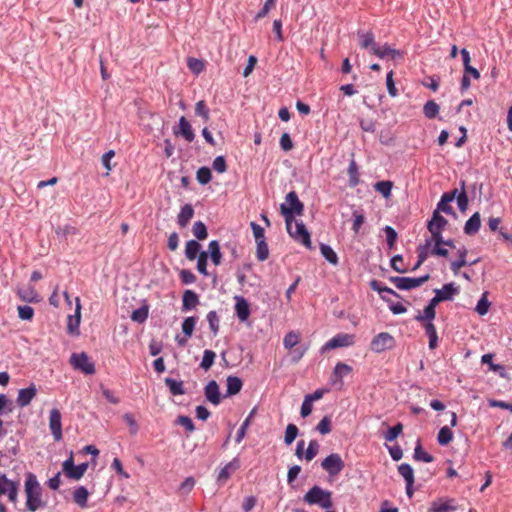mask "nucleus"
Instances as JSON below:
<instances>
[{
    "label": "nucleus",
    "mask_w": 512,
    "mask_h": 512,
    "mask_svg": "<svg viewBox=\"0 0 512 512\" xmlns=\"http://www.w3.org/2000/svg\"><path fill=\"white\" fill-rule=\"evenodd\" d=\"M393 188V182L389 180L378 181L374 185V189L379 192L383 197L389 198Z\"/></svg>",
    "instance_id": "nucleus-40"
},
{
    "label": "nucleus",
    "mask_w": 512,
    "mask_h": 512,
    "mask_svg": "<svg viewBox=\"0 0 512 512\" xmlns=\"http://www.w3.org/2000/svg\"><path fill=\"white\" fill-rule=\"evenodd\" d=\"M467 253H468V251L465 246H462L461 248L458 249L457 261H453L451 263V270L454 272V274H458L460 268H462L468 264L466 261Z\"/></svg>",
    "instance_id": "nucleus-26"
},
{
    "label": "nucleus",
    "mask_w": 512,
    "mask_h": 512,
    "mask_svg": "<svg viewBox=\"0 0 512 512\" xmlns=\"http://www.w3.org/2000/svg\"><path fill=\"white\" fill-rule=\"evenodd\" d=\"M355 343V336L353 334L340 333L331 338L328 342H326L321 348L322 352L341 348V347H349Z\"/></svg>",
    "instance_id": "nucleus-9"
},
{
    "label": "nucleus",
    "mask_w": 512,
    "mask_h": 512,
    "mask_svg": "<svg viewBox=\"0 0 512 512\" xmlns=\"http://www.w3.org/2000/svg\"><path fill=\"white\" fill-rule=\"evenodd\" d=\"M206 399L213 405H218L221 401L219 386L215 380H211L204 388Z\"/></svg>",
    "instance_id": "nucleus-16"
},
{
    "label": "nucleus",
    "mask_w": 512,
    "mask_h": 512,
    "mask_svg": "<svg viewBox=\"0 0 512 512\" xmlns=\"http://www.w3.org/2000/svg\"><path fill=\"white\" fill-rule=\"evenodd\" d=\"M320 251L322 256L331 264L336 265L338 263V256L335 251L327 244H320Z\"/></svg>",
    "instance_id": "nucleus-41"
},
{
    "label": "nucleus",
    "mask_w": 512,
    "mask_h": 512,
    "mask_svg": "<svg viewBox=\"0 0 512 512\" xmlns=\"http://www.w3.org/2000/svg\"><path fill=\"white\" fill-rule=\"evenodd\" d=\"M193 235L198 240H204L208 236V231L206 225L202 221H197L194 223L192 227Z\"/></svg>",
    "instance_id": "nucleus-47"
},
{
    "label": "nucleus",
    "mask_w": 512,
    "mask_h": 512,
    "mask_svg": "<svg viewBox=\"0 0 512 512\" xmlns=\"http://www.w3.org/2000/svg\"><path fill=\"white\" fill-rule=\"evenodd\" d=\"M194 216V208L191 204H185L182 206L178 216H177V223L181 228H185L190 220Z\"/></svg>",
    "instance_id": "nucleus-18"
},
{
    "label": "nucleus",
    "mask_w": 512,
    "mask_h": 512,
    "mask_svg": "<svg viewBox=\"0 0 512 512\" xmlns=\"http://www.w3.org/2000/svg\"><path fill=\"white\" fill-rule=\"evenodd\" d=\"M460 188L461 192L457 193L456 199H457V205L461 212H465L468 208L469 199L465 190V181H460Z\"/></svg>",
    "instance_id": "nucleus-35"
},
{
    "label": "nucleus",
    "mask_w": 512,
    "mask_h": 512,
    "mask_svg": "<svg viewBox=\"0 0 512 512\" xmlns=\"http://www.w3.org/2000/svg\"><path fill=\"white\" fill-rule=\"evenodd\" d=\"M414 459L417 461H423L426 463H430L434 460L433 456L427 452H425L422 448L420 440L417 441L415 450H414Z\"/></svg>",
    "instance_id": "nucleus-42"
},
{
    "label": "nucleus",
    "mask_w": 512,
    "mask_h": 512,
    "mask_svg": "<svg viewBox=\"0 0 512 512\" xmlns=\"http://www.w3.org/2000/svg\"><path fill=\"white\" fill-rule=\"evenodd\" d=\"M305 503L309 505H318L323 509H330L333 506L332 492L324 490L318 485H314L303 496Z\"/></svg>",
    "instance_id": "nucleus-2"
},
{
    "label": "nucleus",
    "mask_w": 512,
    "mask_h": 512,
    "mask_svg": "<svg viewBox=\"0 0 512 512\" xmlns=\"http://www.w3.org/2000/svg\"><path fill=\"white\" fill-rule=\"evenodd\" d=\"M370 287L374 291H377L381 295L382 298H385L386 294L398 297V294L394 290H392L391 288H389L387 286H384L380 281L372 280L370 282Z\"/></svg>",
    "instance_id": "nucleus-38"
},
{
    "label": "nucleus",
    "mask_w": 512,
    "mask_h": 512,
    "mask_svg": "<svg viewBox=\"0 0 512 512\" xmlns=\"http://www.w3.org/2000/svg\"><path fill=\"white\" fill-rule=\"evenodd\" d=\"M256 256L259 261H265L269 256V249L265 239L257 240Z\"/></svg>",
    "instance_id": "nucleus-48"
},
{
    "label": "nucleus",
    "mask_w": 512,
    "mask_h": 512,
    "mask_svg": "<svg viewBox=\"0 0 512 512\" xmlns=\"http://www.w3.org/2000/svg\"><path fill=\"white\" fill-rule=\"evenodd\" d=\"M69 363L76 370L84 375H93L95 373V364L85 352L72 353Z\"/></svg>",
    "instance_id": "nucleus-5"
},
{
    "label": "nucleus",
    "mask_w": 512,
    "mask_h": 512,
    "mask_svg": "<svg viewBox=\"0 0 512 512\" xmlns=\"http://www.w3.org/2000/svg\"><path fill=\"white\" fill-rule=\"evenodd\" d=\"M448 224L447 219H445L438 210H435L432 215V219L427 224V229H437L443 230L444 227Z\"/></svg>",
    "instance_id": "nucleus-30"
},
{
    "label": "nucleus",
    "mask_w": 512,
    "mask_h": 512,
    "mask_svg": "<svg viewBox=\"0 0 512 512\" xmlns=\"http://www.w3.org/2000/svg\"><path fill=\"white\" fill-rule=\"evenodd\" d=\"M72 309L73 303L69 299L68 294L66 293V313H68L66 320H81V304L79 297L75 298L74 312L70 313L69 311H71Z\"/></svg>",
    "instance_id": "nucleus-17"
},
{
    "label": "nucleus",
    "mask_w": 512,
    "mask_h": 512,
    "mask_svg": "<svg viewBox=\"0 0 512 512\" xmlns=\"http://www.w3.org/2000/svg\"><path fill=\"white\" fill-rule=\"evenodd\" d=\"M123 419L127 423V425L129 426L130 433L132 435L137 434V432L139 430V427H138V424H137L136 420L134 419V416L131 413H125L124 416H123Z\"/></svg>",
    "instance_id": "nucleus-62"
},
{
    "label": "nucleus",
    "mask_w": 512,
    "mask_h": 512,
    "mask_svg": "<svg viewBox=\"0 0 512 512\" xmlns=\"http://www.w3.org/2000/svg\"><path fill=\"white\" fill-rule=\"evenodd\" d=\"M321 467L330 476H336L344 469L345 464L338 453H332L323 459Z\"/></svg>",
    "instance_id": "nucleus-8"
},
{
    "label": "nucleus",
    "mask_w": 512,
    "mask_h": 512,
    "mask_svg": "<svg viewBox=\"0 0 512 512\" xmlns=\"http://www.w3.org/2000/svg\"><path fill=\"white\" fill-rule=\"evenodd\" d=\"M164 382L173 396L184 395L186 393L182 381H177L172 378H165Z\"/></svg>",
    "instance_id": "nucleus-31"
},
{
    "label": "nucleus",
    "mask_w": 512,
    "mask_h": 512,
    "mask_svg": "<svg viewBox=\"0 0 512 512\" xmlns=\"http://www.w3.org/2000/svg\"><path fill=\"white\" fill-rule=\"evenodd\" d=\"M460 291V287L456 286L455 283H447L443 285L441 289H436L437 293L443 301L451 300L454 295H457Z\"/></svg>",
    "instance_id": "nucleus-21"
},
{
    "label": "nucleus",
    "mask_w": 512,
    "mask_h": 512,
    "mask_svg": "<svg viewBox=\"0 0 512 512\" xmlns=\"http://www.w3.org/2000/svg\"><path fill=\"white\" fill-rule=\"evenodd\" d=\"M403 425L401 423H397L393 427L389 428V430L385 433V440L392 442L394 441L402 432Z\"/></svg>",
    "instance_id": "nucleus-55"
},
{
    "label": "nucleus",
    "mask_w": 512,
    "mask_h": 512,
    "mask_svg": "<svg viewBox=\"0 0 512 512\" xmlns=\"http://www.w3.org/2000/svg\"><path fill=\"white\" fill-rule=\"evenodd\" d=\"M289 226H286L288 234L297 242L303 244L306 248L311 249V237L305 224L302 221L290 222Z\"/></svg>",
    "instance_id": "nucleus-4"
},
{
    "label": "nucleus",
    "mask_w": 512,
    "mask_h": 512,
    "mask_svg": "<svg viewBox=\"0 0 512 512\" xmlns=\"http://www.w3.org/2000/svg\"><path fill=\"white\" fill-rule=\"evenodd\" d=\"M489 307H490V302L487 298V293H483L481 298L479 299L476 307H475V311L480 315V316H484L488 310H489Z\"/></svg>",
    "instance_id": "nucleus-51"
},
{
    "label": "nucleus",
    "mask_w": 512,
    "mask_h": 512,
    "mask_svg": "<svg viewBox=\"0 0 512 512\" xmlns=\"http://www.w3.org/2000/svg\"><path fill=\"white\" fill-rule=\"evenodd\" d=\"M352 372V367L346 363L338 362L333 370L332 377H331V383L333 385L339 384L340 386L343 385V377L350 374Z\"/></svg>",
    "instance_id": "nucleus-13"
},
{
    "label": "nucleus",
    "mask_w": 512,
    "mask_h": 512,
    "mask_svg": "<svg viewBox=\"0 0 512 512\" xmlns=\"http://www.w3.org/2000/svg\"><path fill=\"white\" fill-rule=\"evenodd\" d=\"M354 221L352 225V230L355 234H357L365 221V217L362 213H359L357 210L353 212Z\"/></svg>",
    "instance_id": "nucleus-64"
},
{
    "label": "nucleus",
    "mask_w": 512,
    "mask_h": 512,
    "mask_svg": "<svg viewBox=\"0 0 512 512\" xmlns=\"http://www.w3.org/2000/svg\"><path fill=\"white\" fill-rule=\"evenodd\" d=\"M243 386L242 380L237 376L227 377V391L225 396H232L238 394Z\"/></svg>",
    "instance_id": "nucleus-24"
},
{
    "label": "nucleus",
    "mask_w": 512,
    "mask_h": 512,
    "mask_svg": "<svg viewBox=\"0 0 512 512\" xmlns=\"http://www.w3.org/2000/svg\"><path fill=\"white\" fill-rule=\"evenodd\" d=\"M18 294L21 299L27 302H38L40 300L38 293L30 285L19 288Z\"/></svg>",
    "instance_id": "nucleus-28"
},
{
    "label": "nucleus",
    "mask_w": 512,
    "mask_h": 512,
    "mask_svg": "<svg viewBox=\"0 0 512 512\" xmlns=\"http://www.w3.org/2000/svg\"><path fill=\"white\" fill-rule=\"evenodd\" d=\"M430 279V275L426 274L421 277L412 278V277H399V276H391L389 277V281L395 285L396 288L400 290H411L417 287H420L424 283H426Z\"/></svg>",
    "instance_id": "nucleus-6"
},
{
    "label": "nucleus",
    "mask_w": 512,
    "mask_h": 512,
    "mask_svg": "<svg viewBox=\"0 0 512 512\" xmlns=\"http://www.w3.org/2000/svg\"><path fill=\"white\" fill-rule=\"evenodd\" d=\"M195 115L201 117L204 122L210 119V111L204 100H200L195 105Z\"/></svg>",
    "instance_id": "nucleus-46"
},
{
    "label": "nucleus",
    "mask_w": 512,
    "mask_h": 512,
    "mask_svg": "<svg viewBox=\"0 0 512 512\" xmlns=\"http://www.w3.org/2000/svg\"><path fill=\"white\" fill-rule=\"evenodd\" d=\"M207 259H208V253L205 251L200 252V254L198 256V261H197V270L199 271V273H201L202 275H205V276L208 275Z\"/></svg>",
    "instance_id": "nucleus-57"
},
{
    "label": "nucleus",
    "mask_w": 512,
    "mask_h": 512,
    "mask_svg": "<svg viewBox=\"0 0 512 512\" xmlns=\"http://www.w3.org/2000/svg\"><path fill=\"white\" fill-rule=\"evenodd\" d=\"M208 251L212 262L217 266L221 264L222 254L220 251L219 242L212 240L208 245Z\"/></svg>",
    "instance_id": "nucleus-33"
},
{
    "label": "nucleus",
    "mask_w": 512,
    "mask_h": 512,
    "mask_svg": "<svg viewBox=\"0 0 512 512\" xmlns=\"http://www.w3.org/2000/svg\"><path fill=\"white\" fill-rule=\"evenodd\" d=\"M182 303L184 311L191 310L199 303L198 295L192 290H186L183 294Z\"/></svg>",
    "instance_id": "nucleus-25"
},
{
    "label": "nucleus",
    "mask_w": 512,
    "mask_h": 512,
    "mask_svg": "<svg viewBox=\"0 0 512 512\" xmlns=\"http://www.w3.org/2000/svg\"><path fill=\"white\" fill-rule=\"evenodd\" d=\"M173 131L176 136L181 135L187 142H192L195 139L192 126L184 116L180 117L178 128H174Z\"/></svg>",
    "instance_id": "nucleus-12"
},
{
    "label": "nucleus",
    "mask_w": 512,
    "mask_h": 512,
    "mask_svg": "<svg viewBox=\"0 0 512 512\" xmlns=\"http://www.w3.org/2000/svg\"><path fill=\"white\" fill-rule=\"evenodd\" d=\"M386 234L387 245L390 249L394 248L396 240H397V232L391 226H385L383 229Z\"/></svg>",
    "instance_id": "nucleus-59"
},
{
    "label": "nucleus",
    "mask_w": 512,
    "mask_h": 512,
    "mask_svg": "<svg viewBox=\"0 0 512 512\" xmlns=\"http://www.w3.org/2000/svg\"><path fill=\"white\" fill-rule=\"evenodd\" d=\"M440 110L439 105L434 100L427 101L423 106V113L426 118L434 119Z\"/></svg>",
    "instance_id": "nucleus-39"
},
{
    "label": "nucleus",
    "mask_w": 512,
    "mask_h": 512,
    "mask_svg": "<svg viewBox=\"0 0 512 512\" xmlns=\"http://www.w3.org/2000/svg\"><path fill=\"white\" fill-rule=\"evenodd\" d=\"M453 439V432L447 426L442 427L437 436V441L441 446L448 445Z\"/></svg>",
    "instance_id": "nucleus-44"
},
{
    "label": "nucleus",
    "mask_w": 512,
    "mask_h": 512,
    "mask_svg": "<svg viewBox=\"0 0 512 512\" xmlns=\"http://www.w3.org/2000/svg\"><path fill=\"white\" fill-rule=\"evenodd\" d=\"M319 451V444L316 440H311L307 449L305 450V459L307 461L313 460Z\"/></svg>",
    "instance_id": "nucleus-56"
},
{
    "label": "nucleus",
    "mask_w": 512,
    "mask_h": 512,
    "mask_svg": "<svg viewBox=\"0 0 512 512\" xmlns=\"http://www.w3.org/2000/svg\"><path fill=\"white\" fill-rule=\"evenodd\" d=\"M481 227V216L479 212H475L465 223L464 233L467 235H475Z\"/></svg>",
    "instance_id": "nucleus-19"
},
{
    "label": "nucleus",
    "mask_w": 512,
    "mask_h": 512,
    "mask_svg": "<svg viewBox=\"0 0 512 512\" xmlns=\"http://www.w3.org/2000/svg\"><path fill=\"white\" fill-rule=\"evenodd\" d=\"M316 430L321 434V435H326V434H329L331 431H332V421H331V417L326 415L324 416L321 421L317 424L316 426Z\"/></svg>",
    "instance_id": "nucleus-49"
},
{
    "label": "nucleus",
    "mask_w": 512,
    "mask_h": 512,
    "mask_svg": "<svg viewBox=\"0 0 512 512\" xmlns=\"http://www.w3.org/2000/svg\"><path fill=\"white\" fill-rule=\"evenodd\" d=\"M88 496L89 492L84 486L77 487L73 492V500L81 508H85L87 506Z\"/></svg>",
    "instance_id": "nucleus-27"
},
{
    "label": "nucleus",
    "mask_w": 512,
    "mask_h": 512,
    "mask_svg": "<svg viewBox=\"0 0 512 512\" xmlns=\"http://www.w3.org/2000/svg\"><path fill=\"white\" fill-rule=\"evenodd\" d=\"M215 357H216V354L214 351L208 350V349L205 350L203 353L202 361L200 363V367L206 371L209 370L214 363Z\"/></svg>",
    "instance_id": "nucleus-50"
},
{
    "label": "nucleus",
    "mask_w": 512,
    "mask_h": 512,
    "mask_svg": "<svg viewBox=\"0 0 512 512\" xmlns=\"http://www.w3.org/2000/svg\"><path fill=\"white\" fill-rule=\"evenodd\" d=\"M399 474L404 478L405 482L414 484V472L412 467L407 463H402L398 466Z\"/></svg>",
    "instance_id": "nucleus-43"
},
{
    "label": "nucleus",
    "mask_w": 512,
    "mask_h": 512,
    "mask_svg": "<svg viewBox=\"0 0 512 512\" xmlns=\"http://www.w3.org/2000/svg\"><path fill=\"white\" fill-rule=\"evenodd\" d=\"M131 320H146L149 313V305L143 303L140 307L128 311Z\"/></svg>",
    "instance_id": "nucleus-36"
},
{
    "label": "nucleus",
    "mask_w": 512,
    "mask_h": 512,
    "mask_svg": "<svg viewBox=\"0 0 512 512\" xmlns=\"http://www.w3.org/2000/svg\"><path fill=\"white\" fill-rule=\"evenodd\" d=\"M347 172L349 175V186L352 188L356 187L359 184V173L357 164L354 159L350 161Z\"/></svg>",
    "instance_id": "nucleus-37"
},
{
    "label": "nucleus",
    "mask_w": 512,
    "mask_h": 512,
    "mask_svg": "<svg viewBox=\"0 0 512 512\" xmlns=\"http://www.w3.org/2000/svg\"><path fill=\"white\" fill-rule=\"evenodd\" d=\"M424 330L429 338V348L435 349L438 346V335L433 322H424Z\"/></svg>",
    "instance_id": "nucleus-29"
},
{
    "label": "nucleus",
    "mask_w": 512,
    "mask_h": 512,
    "mask_svg": "<svg viewBox=\"0 0 512 512\" xmlns=\"http://www.w3.org/2000/svg\"><path fill=\"white\" fill-rule=\"evenodd\" d=\"M62 415L60 410L52 409L49 418V427L56 441L62 438Z\"/></svg>",
    "instance_id": "nucleus-11"
},
{
    "label": "nucleus",
    "mask_w": 512,
    "mask_h": 512,
    "mask_svg": "<svg viewBox=\"0 0 512 512\" xmlns=\"http://www.w3.org/2000/svg\"><path fill=\"white\" fill-rule=\"evenodd\" d=\"M280 212L285 219L286 226L294 222V216H301L304 212V204L299 200L295 191H290L285 197V203L280 205Z\"/></svg>",
    "instance_id": "nucleus-1"
},
{
    "label": "nucleus",
    "mask_w": 512,
    "mask_h": 512,
    "mask_svg": "<svg viewBox=\"0 0 512 512\" xmlns=\"http://www.w3.org/2000/svg\"><path fill=\"white\" fill-rule=\"evenodd\" d=\"M201 245L196 240H189L186 243L185 247V256L187 259L193 261L196 259L198 253L200 252Z\"/></svg>",
    "instance_id": "nucleus-34"
},
{
    "label": "nucleus",
    "mask_w": 512,
    "mask_h": 512,
    "mask_svg": "<svg viewBox=\"0 0 512 512\" xmlns=\"http://www.w3.org/2000/svg\"><path fill=\"white\" fill-rule=\"evenodd\" d=\"M372 53L379 58H385L387 56H390L392 59L402 58V53L399 50L391 48L388 44L383 46L377 45Z\"/></svg>",
    "instance_id": "nucleus-22"
},
{
    "label": "nucleus",
    "mask_w": 512,
    "mask_h": 512,
    "mask_svg": "<svg viewBox=\"0 0 512 512\" xmlns=\"http://www.w3.org/2000/svg\"><path fill=\"white\" fill-rule=\"evenodd\" d=\"M358 38L360 40L359 44L362 49H370L371 52L374 51L377 43L374 39V34L372 32H363L361 30L357 33Z\"/></svg>",
    "instance_id": "nucleus-23"
},
{
    "label": "nucleus",
    "mask_w": 512,
    "mask_h": 512,
    "mask_svg": "<svg viewBox=\"0 0 512 512\" xmlns=\"http://www.w3.org/2000/svg\"><path fill=\"white\" fill-rule=\"evenodd\" d=\"M403 257L400 254L394 255L390 260L391 268L398 273H406L407 268L403 265Z\"/></svg>",
    "instance_id": "nucleus-53"
},
{
    "label": "nucleus",
    "mask_w": 512,
    "mask_h": 512,
    "mask_svg": "<svg viewBox=\"0 0 512 512\" xmlns=\"http://www.w3.org/2000/svg\"><path fill=\"white\" fill-rule=\"evenodd\" d=\"M187 66L188 68L195 74H199L204 69V64L201 60L196 59L194 57H189L187 59Z\"/></svg>",
    "instance_id": "nucleus-58"
},
{
    "label": "nucleus",
    "mask_w": 512,
    "mask_h": 512,
    "mask_svg": "<svg viewBox=\"0 0 512 512\" xmlns=\"http://www.w3.org/2000/svg\"><path fill=\"white\" fill-rule=\"evenodd\" d=\"M27 496L26 505L30 511H36L42 504L39 492V484L33 474H29L25 481Z\"/></svg>",
    "instance_id": "nucleus-3"
},
{
    "label": "nucleus",
    "mask_w": 512,
    "mask_h": 512,
    "mask_svg": "<svg viewBox=\"0 0 512 512\" xmlns=\"http://www.w3.org/2000/svg\"><path fill=\"white\" fill-rule=\"evenodd\" d=\"M235 311L239 320H247L250 315V306L244 297H236Z\"/></svg>",
    "instance_id": "nucleus-20"
},
{
    "label": "nucleus",
    "mask_w": 512,
    "mask_h": 512,
    "mask_svg": "<svg viewBox=\"0 0 512 512\" xmlns=\"http://www.w3.org/2000/svg\"><path fill=\"white\" fill-rule=\"evenodd\" d=\"M36 394L37 389L34 384H31L28 388L20 389L16 400L18 406L22 408L28 406Z\"/></svg>",
    "instance_id": "nucleus-14"
},
{
    "label": "nucleus",
    "mask_w": 512,
    "mask_h": 512,
    "mask_svg": "<svg viewBox=\"0 0 512 512\" xmlns=\"http://www.w3.org/2000/svg\"><path fill=\"white\" fill-rule=\"evenodd\" d=\"M298 432L299 430L296 425L288 424L284 435L285 444L290 445L296 439Z\"/></svg>",
    "instance_id": "nucleus-52"
},
{
    "label": "nucleus",
    "mask_w": 512,
    "mask_h": 512,
    "mask_svg": "<svg viewBox=\"0 0 512 512\" xmlns=\"http://www.w3.org/2000/svg\"><path fill=\"white\" fill-rule=\"evenodd\" d=\"M176 423L183 426L190 433L195 430L194 423L189 416L180 415Z\"/></svg>",
    "instance_id": "nucleus-60"
},
{
    "label": "nucleus",
    "mask_w": 512,
    "mask_h": 512,
    "mask_svg": "<svg viewBox=\"0 0 512 512\" xmlns=\"http://www.w3.org/2000/svg\"><path fill=\"white\" fill-rule=\"evenodd\" d=\"M18 315L22 320H30L34 315V310L28 305L19 306Z\"/></svg>",
    "instance_id": "nucleus-63"
},
{
    "label": "nucleus",
    "mask_w": 512,
    "mask_h": 512,
    "mask_svg": "<svg viewBox=\"0 0 512 512\" xmlns=\"http://www.w3.org/2000/svg\"><path fill=\"white\" fill-rule=\"evenodd\" d=\"M395 346V338L387 332H381L377 334L373 337L370 343V349L375 353H382L387 350H392Z\"/></svg>",
    "instance_id": "nucleus-7"
},
{
    "label": "nucleus",
    "mask_w": 512,
    "mask_h": 512,
    "mask_svg": "<svg viewBox=\"0 0 512 512\" xmlns=\"http://www.w3.org/2000/svg\"><path fill=\"white\" fill-rule=\"evenodd\" d=\"M196 179L201 185L208 184L212 179L210 168L206 166L200 167L196 172Z\"/></svg>",
    "instance_id": "nucleus-45"
},
{
    "label": "nucleus",
    "mask_w": 512,
    "mask_h": 512,
    "mask_svg": "<svg viewBox=\"0 0 512 512\" xmlns=\"http://www.w3.org/2000/svg\"><path fill=\"white\" fill-rule=\"evenodd\" d=\"M431 246V240H426L424 245H420L417 248L418 252V260L415 265L412 267L411 271H416L427 259L428 257V248Z\"/></svg>",
    "instance_id": "nucleus-32"
},
{
    "label": "nucleus",
    "mask_w": 512,
    "mask_h": 512,
    "mask_svg": "<svg viewBox=\"0 0 512 512\" xmlns=\"http://www.w3.org/2000/svg\"><path fill=\"white\" fill-rule=\"evenodd\" d=\"M88 468V463H81L79 465L74 464L73 454L71 453L69 458L66 459V477L79 480Z\"/></svg>",
    "instance_id": "nucleus-10"
},
{
    "label": "nucleus",
    "mask_w": 512,
    "mask_h": 512,
    "mask_svg": "<svg viewBox=\"0 0 512 512\" xmlns=\"http://www.w3.org/2000/svg\"><path fill=\"white\" fill-rule=\"evenodd\" d=\"M213 169L218 173H224L227 170L226 160L224 156H217L212 163Z\"/></svg>",
    "instance_id": "nucleus-61"
},
{
    "label": "nucleus",
    "mask_w": 512,
    "mask_h": 512,
    "mask_svg": "<svg viewBox=\"0 0 512 512\" xmlns=\"http://www.w3.org/2000/svg\"><path fill=\"white\" fill-rule=\"evenodd\" d=\"M240 467V461L238 458H234L232 461L227 463L218 473L217 482L225 483L231 475L237 471Z\"/></svg>",
    "instance_id": "nucleus-15"
},
{
    "label": "nucleus",
    "mask_w": 512,
    "mask_h": 512,
    "mask_svg": "<svg viewBox=\"0 0 512 512\" xmlns=\"http://www.w3.org/2000/svg\"><path fill=\"white\" fill-rule=\"evenodd\" d=\"M300 334L294 331H291L286 334L284 337V347L287 349H291L296 346L299 342Z\"/></svg>",
    "instance_id": "nucleus-54"
}]
</instances>
